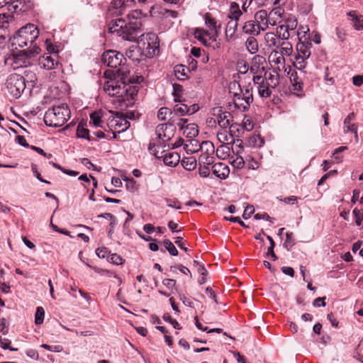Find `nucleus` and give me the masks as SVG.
Segmentation results:
<instances>
[{"label": "nucleus", "instance_id": "nucleus-29", "mask_svg": "<svg viewBox=\"0 0 363 363\" xmlns=\"http://www.w3.org/2000/svg\"><path fill=\"white\" fill-rule=\"evenodd\" d=\"M174 71L176 77L179 80L183 81L189 77V74L190 73V68L183 65H177L174 67Z\"/></svg>", "mask_w": 363, "mask_h": 363}, {"label": "nucleus", "instance_id": "nucleus-10", "mask_svg": "<svg viewBox=\"0 0 363 363\" xmlns=\"http://www.w3.org/2000/svg\"><path fill=\"white\" fill-rule=\"evenodd\" d=\"M312 43L310 41H301L296 45V55L294 66L296 69H305L311 56Z\"/></svg>", "mask_w": 363, "mask_h": 363}, {"label": "nucleus", "instance_id": "nucleus-37", "mask_svg": "<svg viewBox=\"0 0 363 363\" xmlns=\"http://www.w3.org/2000/svg\"><path fill=\"white\" fill-rule=\"evenodd\" d=\"M182 119L183 118H182V116L175 114V113L172 111V114H171L169 116L168 122L166 123V124L171 128H174V130H175L176 125H177L178 123L183 122Z\"/></svg>", "mask_w": 363, "mask_h": 363}, {"label": "nucleus", "instance_id": "nucleus-1", "mask_svg": "<svg viewBox=\"0 0 363 363\" xmlns=\"http://www.w3.org/2000/svg\"><path fill=\"white\" fill-rule=\"evenodd\" d=\"M130 70L126 67L116 69L114 79L107 80L104 84V90L110 96L118 97L121 101L126 102L127 106L134 104L137 97L140 83L143 77L136 79L130 75Z\"/></svg>", "mask_w": 363, "mask_h": 363}, {"label": "nucleus", "instance_id": "nucleus-28", "mask_svg": "<svg viewBox=\"0 0 363 363\" xmlns=\"http://www.w3.org/2000/svg\"><path fill=\"white\" fill-rule=\"evenodd\" d=\"M205 24L209 29L210 33L215 35L216 38L218 35V29L220 28V25H217V22L210 13H206L204 16Z\"/></svg>", "mask_w": 363, "mask_h": 363}, {"label": "nucleus", "instance_id": "nucleus-13", "mask_svg": "<svg viewBox=\"0 0 363 363\" xmlns=\"http://www.w3.org/2000/svg\"><path fill=\"white\" fill-rule=\"evenodd\" d=\"M199 150L201 152L199 157V164L211 165L214 162L215 147L213 143L203 141L199 145Z\"/></svg>", "mask_w": 363, "mask_h": 363}, {"label": "nucleus", "instance_id": "nucleus-18", "mask_svg": "<svg viewBox=\"0 0 363 363\" xmlns=\"http://www.w3.org/2000/svg\"><path fill=\"white\" fill-rule=\"evenodd\" d=\"M213 115L216 117L217 123L221 128H230L231 125H235L231 123L233 118L232 114L220 107L213 108Z\"/></svg>", "mask_w": 363, "mask_h": 363}, {"label": "nucleus", "instance_id": "nucleus-38", "mask_svg": "<svg viewBox=\"0 0 363 363\" xmlns=\"http://www.w3.org/2000/svg\"><path fill=\"white\" fill-rule=\"evenodd\" d=\"M77 135L78 138L87 139L90 140L89 138V130L84 127V125L80 123L77 125Z\"/></svg>", "mask_w": 363, "mask_h": 363}, {"label": "nucleus", "instance_id": "nucleus-41", "mask_svg": "<svg viewBox=\"0 0 363 363\" xmlns=\"http://www.w3.org/2000/svg\"><path fill=\"white\" fill-rule=\"evenodd\" d=\"M240 151H237V155L234 159H233L231 164L232 165L237 169H242L245 166V160L244 158L239 155Z\"/></svg>", "mask_w": 363, "mask_h": 363}, {"label": "nucleus", "instance_id": "nucleus-60", "mask_svg": "<svg viewBox=\"0 0 363 363\" xmlns=\"http://www.w3.org/2000/svg\"><path fill=\"white\" fill-rule=\"evenodd\" d=\"M21 4L22 0H16L11 4V6L15 12H21L25 11V9H23V6H21Z\"/></svg>", "mask_w": 363, "mask_h": 363}, {"label": "nucleus", "instance_id": "nucleus-62", "mask_svg": "<svg viewBox=\"0 0 363 363\" xmlns=\"http://www.w3.org/2000/svg\"><path fill=\"white\" fill-rule=\"evenodd\" d=\"M255 209L252 206H247L243 213L242 217L244 219L249 218L251 215L254 213Z\"/></svg>", "mask_w": 363, "mask_h": 363}, {"label": "nucleus", "instance_id": "nucleus-5", "mask_svg": "<svg viewBox=\"0 0 363 363\" xmlns=\"http://www.w3.org/2000/svg\"><path fill=\"white\" fill-rule=\"evenodd\" d=\"M70 110L65 104L55 106L49 108L45 113L44 122L50 127H61L70 118Z\"/></svg>", "mask_w": 363, "mask_h": 363}, {"label": "nucleus", "instance_id": "nucleus-63", "mask_svg": "<svg viewBox=\"0 0 363 363\" xmlns=\"http://www.w3.org/2000/svg\"><path fill=\"white\" fill-rule=\"evenodd\" d=\"M162 284L169 289H173L176 285V281L172 279H165L162 281Z\"/></svg>", "mask_w": 363, "mask_h": 363}, {"label": "nucleus", "instance_id": "nucleus-42", "mask_svg": "<svg viewBox=\"0 0 363 363\" xmlns=\"http://www.w3.org/2000/svg\"><path fill=\"white\" fill-rule=\"evenodd\" d=\"M172 114V110L167 107H162L157 112V118L160 121H166Z\"/></svg>", "mask_w": 363, "mask_h": 363}, {"label": "nucleus", "instance_id": "nucleus-27", "mask_svg": "<svg viewBox=\"0 0 363 363\" xmlns=\"http://www.w3.org/2000/svg\"><path fill=\"white\" fill-rule=\"evenodd\" d=\"M242 31L252 36L258 35L261 33V30L258 27L257 23L254 20L247 21L242 26Z\"/></svg>", "mask_w": 363, "mask_h": 363}, {"label": "nucleus", "instance_id": "nucleus-22", "mask_svg": "<svg viewBox=\"0 0 363 363\" xmlns=\"http://www.w3.org/2000/svg\"><path fill=\"white\" fill-rule=\"evenodd\" d=\"M237 125H231L228 130L227 128H221L217 133V139L220 144L230 145L234 141L233 133L237 129Z\"/></svg>", "mask_w": 363, "mask_h": 363}, {"label": "nucleus", "instance_id": "nucleus-58", "mask_svg": "<svg viewBox=\"0 0 363 363\" xmlns=\"http://www.w3.org/2000/svg\"><path fill=\"white\" fill-rule=\"evenodd\" d=\"M163 319L165 321L170 323L175 329H179L180 328L179 323L176 320L172 319L171 318L170 315L164 314L163 315Z\"/></svg>", "mask_w": 363, "mask_h": 363}, {"label": "nucleus", "instance_id": "nucleus-30", "mask_svg": "<svg viewBox=\"0 0 363 363\" xmlns=\"http://www.w3.org/2000/svg\"><path fill=\"white\" fill-rule=\"evenodd\" d=\"M182 134L190 140H192V138L196 137L199 134L197 125L194 123L186 124Z\"/></svg>", "mask_w": 363, "mask_h": 363}, {"label": "nucleus", "instance_id": "nucleus-23", "mask_svg": "<svg viewBox=\"0 0 363 363\" xmlns=\"http://www.w3.org/2000/svg\"><path fill=\"white\" fill-rule=\"evenodd\" d=\"M194 35L195 38L199 40L203 45L208 46L211 42H216L215 35L203 28H195Z\"/></svg>", "mask_w": 363, "mask_h": 363}, {"label": "nucleus", "instance_id": "nucleus-45", "mask_svg": "<svg viewBox=\"0 0 363 363\" xmlns=\"http://www.w3.org/2000/svg\"><path fill=\"white\" fill-rule=\"evenodd\" d=\"M125 7V0H115L112 2V8L116 9V14H122V11Z\"/></svg>", "mask_w": 363, "mask_h": 363}, {"label": "nucleus", "instance_id": "nucleus-61", "mask_svg": "<svg viewBox=\"0 0 363 363\" xmlns=\"http://www.w3.org/2000/svg\"><path fill=\"white\" fill-rule=\"evenodd\" d=\"M243 128L247 131L253 129L254 125L252 121L250 118H245L242 122Z\"/></svg>", "mask_w": 363, "mask_h": 363}, {"label": "nucleus", "instance_id": "nucleus-24", "mask_svg": "<svg viewBox=\"0 0 363 363\" xmlns=\"http://www.w3.org/2000/svg\"><path fill=\"white\" fill-rule=\"evenodd\" d=\"M39 65L48 70L55 69L58 65L57 55H44L39 59Z\"/></svg>", "mask_w": 363, "mask_h": 363}, {"label": "nucleus", "instance_id": "nucleus-12", "mask_svg": "<svg viewBox=\"0 0 363 363\" xmlns=\"http://www.w3.org/2000/svg\"><path fill=\"white\" fill-rule=\"evenodd\" d=\"M6 89L11 96L15 98L21 96V93L26 88V80L24 77L18 74H10L6 82Z\"/></svg>", "mask_w": 363, "mask_h": 363}, {"label": "nucleus", "instance_id": "nucleus-16", "mask_svg": "<svg viewBox=\"0 0 363 363\" xmlns=\"http://www.w3.org/2000/svg\"><path fill=\"white\" fill-rule=\"evenodd\" d=\"M255 21L262 31L266 30L269 26H275L277 23V19L267 12L266 10L262 9L255 13Z\"/></svg>", "mask_w": 363, "mask_h": 363}, {"label": "nucleus", "instance_id": "nucleus-20", "mask_svg": "<svg viewBox=\"0 0 363 363\" xmlns=\"http://www.w3.org/2000/svg\"><path fill=\"white\" fill-rule=\"evenodd\" d=\"M174 128H171L166 123L160 124L157 126L155 133L160 140V147H165L166 143L169 141L174 136Z\"/></svg>", "mask_w": 363, "mask_h": 363}, {"label": "nucleus", "instance_id": "nucleus-54", "mask_svg": "<svg viewBox=\"0 0 363 363\" xmlns=\"http://www.w3.org/2000/svg\"><path fill=\"white\" fill-rule=\"evenodd\" d=\"M108 259L110 262L119 265L123 263V259L121 256L118 255L117 254H112L108 257Z\"/></svg>", "mask_w": 363, "mask_h": 363}, {"label": "nucleus", "instance_id": "nucleus-2", "mask_svg": "<svg viewBox=\"0 0 363 363\" xmlns=\"http://www.w3.org/2000/svg\"><path fill=\"white\" fill-rule=\"evenodd\" d=\"M141 17L140 11H132L128 15V23H125L122 18L112 21L108 24V31L116 33L123 40L135 42L141 33Z\"/></svg>", "mask_w": 363, "mask_h": 363}, {"label": "nucleus", "instance_id": "nucleus-21", "mask_svg": "<svg viewBox=\"0 0 363 363\" xmlns=\"http://www.w3.org/2000/svg\"><path fill=\"white\" fill-rule=\"evenodd\" d=\"M143 49L145 55L149 57L158 55L160 52L158 37L154 33L149 34L147 42L143 43Z\"/></svg>", "mask_w": 363, "mask_h": 363}, {"label": "nucleus", "instance_id": "nucleus-6", "mask_svg": "<svg viewBox=\"0 0 363 363\" xmlns=\"http://www.w3.org/2000/svg\"><path fill=\"white\" fill-rule=\"evenodd\" d=\"M40 49L36 45L33 48H28L21 51L18 54H13L5 60V64L11 66L13 69L21 67H26L31 64L30 59L32 57L38 54Z\"/></svg>", "mask_w": 363, "mask_h": 363}, {"label": "nucleus", "instance_id": "nucleus-32", "mask_svg": "<svg viewBox=\"0 0 363 363\" xmlns=\"http://www.w3.org/2000/svg\"><path fill=\"white\" fill-rule=\"evenodd\" d=\"M242 14V13L240 9L239 5L235 2L232 3L228 13V18L230 20H235L238 22Z\"/></svg>", "mask_w": 363, "mask_h": 363}, {"label": "nucleus", "instance_id": "nucleus-34", "mask_svg": "<svg viewBox=\"0 0 363 363\" xmlns=\"http://www.w3.org/2000/svg\"><path fill=\"white\" fill-rule=\"evenodd\" d=\"M245 47L249 52L255 54L258 51V42L254 36L249 37L245 41Z\"/></svg>", "mask_w": 363, "mask_h": 363}, {"label": "nucleus", "instance_id": "nucleus-17", "mask_svg": "<svg viewBox=\"0 0 363 363\" xmlns=\"http://www.w3.org/2000/svg\"><path fill=\"white\" fill-rule=\"evenodd\" d=\"M286 54L281 52L280 50H272L269 56V62L277 72H286Z\"/></svg>", "mask_w": 363, "mask_h": 363}, {"label": "nucleus", "instance_id": "nucleus-31", "mask_svg": "<svg viewBox=\"0 0 363 363\" xmlns=\"http://www.w3.org/2000/svg\"><path fill=\"white\" fill-rule=\"evenodd\" d=\"M238 25V22L235 20H230L228 21L225 29V35L228 40H230L234 38Z\"/></svg>", "mask_w": 363, "mask_h": 363}, {"label": "nucleus", "instance_id": "nucleus-51", "mask_svg": "<svg viewBox=\"0 0 363 363\" xmlns=\"http://www.w3.org/2000/svg\"><path fill=\"white\" fill-rule=\"evenodd\" d=\"M40 347L54 352H60L62 351V347L61 345H49L47 344H42Z\"/></svg>", "mask_w": 363, "mask_h": 363}, {"label": "nucleus", "instance_id": "nucleus-25", "mask_svg": "<svg viewBox=\"0 0 363 363\" xmlns=\"http://www.w3.org/2000/svg\"><path fill=\"white\" fill-rule=\"evenodd\" d=\"M212 172L216 177L225 179L230 174V169L225 164L218 162L212 166Z\"/></svg>", "mask_w": 363, "mask_h": 363}, {"label": "nucleus", "instance_id": "nucleus-55", "mask_svg": "<svg viewBox=\"0 0 363 363\" xmlns=\"http://www.w3.org/2000/svg\"><path fill=\"white\" fill-rule=\"evenodd\" d=\"M200 167H199V174L201 177H208L209 175V168H208V166L209 165H207V164H199Z\"/></svg>", "mask_w": 363, "mask_h": 363}, {"label": "nucleus", "instance_id": "nucleus-43", "mask_svg": "<svg viewBox=\"0 0 363 363\" xmlns=\"http://www.w3.org/2000/svg\"><path fill=\"white\" fill-rule=\"evenodd\" d=\"M309 31V28L307 26H300L297 30V35L298 38V42L301 41H308L307 33Z\"/></svg>", "mask_w": 363, "mask_h": 363}, {"label": "nucleus", "instance_id": "nucleus-64", "mask_svg": "<svg viewBox=\"0 0 363 363\" xmlns=\"http://www.w3.org/2000/svg\"><path fill=\"white\" fill-rule=\"evenodd\" d=\"M353 26L357 30H363V21L356 17L353 21Z\"/></svg>", "mask_w": 363, "mask_h": 363}, {"label": "nucleus", "instance_id": "nucleus-52", "mask_svg": "<svg viewBox=\"0 0 363 363\" xmlns=\"http://www.w3.org/2000/svg\"><path fill=\"white\" fill-rule=\"evenodd\" d=\"M173 89H174V91H173V94L175 96V101H180V99H179V97H180V94L183 90L182 89V86L180 85V84H173Z\"/></svg>", "mask_w": 363, "mask_h": 363}, {"label": "nucleus", "instance_id": "nucleus-8", "mask_svg": "<svg viewBox=\"0 0 363 363\" xmlns=\"http://www.w3.org/2000/svg\"><path fill=\"white\" fill-rule=\"evenodd\" d=\"M264 64H266L264 57L260 55H255L252 58V65L250 70L253 73H264L263 77H266V80L269 86L274 89L279 84V74L277 72L275 74H268L265 72Z\"/></svg>", "mask_w": 363, "mask_h": 363}, {"label": "nucleus", "instance_id": "nucleus-50", "mask_svg": "<svg viewBox=\"0 0 363 363\" xmlns=\"http://www.w3.org/2000/svg\"><path fill=\"white\" fill-rule=\"evenodd\" d=\"M245 161L247 162V167L251 169H257L259 167V162L251 156L246 157Z\"/></svg>", "mask_w": 363, "mask_h": 363}, {"label": "nucleus", "instance_id": "nucleus-39", "mask_svg": "<svg viewBox=\"0 0 363 363\" xmlns=\"http://www.w3.org/2000/svg\"><path fill=\"white\" fill-rule=\"evenodd\" d=\"M172 111L180 116L189 115L188 106L184 104L175 105Z\"/></svg>", "mask_w": 363, "mask_h": 363}, {"label": "nucleus", "instance_id": "nucleus-44", "mask_svg": "<svg viewBox=\"0 0 363 363\" xmlns=\"http://www.w3.org/2000/svg\"><path fill=\"white\" fill-rule=\"evenodd\" d=\"M45 317V311L43 307L39 306L36 309L35 315V323L36 325H40L43 323Z\"/></svg>", "mask_w": 363, "mask_h": 363}, {"label": "nucleus", "instance_id": "nucleus-56", "mask_svg": "<svg viewBox=\"0 0 363 363\" xmlns=\"http://www.w3.org/2000/svg\"><path fill=\"white\" fill-rule=\"evenodd\" d=\"M165 201L167 203V206L171 208H174L176 209H181V205L179 201L177 200H172L170 199H165Z\"/></svg>", "mask_w": 363, "mask_h": 363}, {"label": "nucleus", "instance_id": "nucleus-53", "mask_svg": "<svg viewBox=\"0 0 363 363\" xmlns=\"http://www.w3.org/2000/svg\"><path fill=\"white\" fill-rule=\"evenodd\" d=\"M11 341L6 338H0V346L4 350H9L11 351H16L17 348L11 347L9 345Z\"/></svg>", "mask_w": 363, "mask_h": 363}, {"label": "nucleus", "instance_id": "nucleus-4", "mask_svg": "<svg viewBox=\"0 0 363 363\" xmlns=\"http://www.w3.org/2000/svg\"><path fill=\"white\" fill-rule=\"evenodd\" d=\"M39 35V31L33 25L28 23L21 28L17 33L10 38L12 46L23 48L30 45L33 48L35 40Z\"/></svg>", "mask_w": 363, "mask_h": 363}, {"label": "nucleus", "instance_id": "nucleus-40", "mask_svg": "<svg viewBox=\"0 0 363 363\" xmlns=\"http://www.w3.org/2000/svg\"><path fill=\"white\" fill-rule=\"evenodd\" d=\"M229 154L230 147L228 146V145L220 144L216 150V155L220 158L225 159L227 156L229 155Z\"/></svg>", "mask_w": 363, "mask_h": 363}, {"label": "nucleus", "instance_id": "nucleus-49", "mask_svg": "<svg viewBox=\"0 0 363 363\" xmlns=\"http://www.w3.org/2000/svg\"><path fill=\"white\" fill-rule=\"evenodd\" d=\"M353 215L355 218V223L357 226H359L362 224V221L363 220V211L362 209H358L355 208L353 210Z\"/></svg>", "mask_w": 363, "mask_h": 363}, {"label": "nucleus", "instance_id": "nucleus-9", "mask_svg": "<svg viewBox=\"0 0 363 363\" xmlns=\"http://www.w3.org/2000/svg\"><path fill=\"white\" fill-rule=\"evenodd\" d=\"M160 145H156L155 143H150L149 152L155 155L157 158H162L164 163L170 167H176L180 161V155L177 152L171 150H162L160 151Z\"/></svg>", "mask_w": 363, "mask_h": 363}, {"label": "nucleus", "instance_id": "nucleus-57", "mask_svg": "<svg viewBox=\"0 0 363 363\" xmlns=\"http://www.w3.org/2000/svg\"><path fill=\"white\" fill-rule=\"evenodd\" d=\"M293 233H286V238L284 242V246L286 247L288 250H289L294 245V242L291 240Z\"/></svg>", "mask_w": 363, "mask_h": 363}, {"label": "nucleus", "instance_id": "nucleus-33", "mask_svg": "<svg viewBox=\"0 0 363 363\" xmlns=\"http://www.w3.org/2000/svg\"><path fill=\"white\" fill-rule=\"evenodd\" d=\"M181 162L183 167L188 171L194 170L197 164L196 159L193 156L184 157Z\"/></svg>", "mask_w": 363, "mask_h": 363}, {"label": "nucleus", "instance_id": "nucleus-48", "mask_svg": "<svg viewBox=\"0 0 363 363\" xmlns=\"http://www.w3.org/2000/svg\"><path fill=\"white\" fill-rule=\"evenodd\" d=\"M249 143L254 147H261L264 144L263 140L259 135H253L249 138Z\"/></svg>", "mask_w": 363, "mask_h": 363}, {"label": "nucleus", "instance_id": "nucleus-26", "mask_svg": "<svg viewBox=\"0 0 363 363\" xmlns=\"http://www.w3.org/2000/svg\"><path fill=\"white\" fill-rule=\"evenodd\" d=\"M104 114L103 112L99 111H94L90 114V121L89 123L92 126L95 128H101L104 130V131H108L106 124L104 125L103 122Z\"/></svg>", "mask_w": 363, "mask_h": 363}, {"label": "nucleus", "instance_id": "nucleus-46", "mask_svg": "<svg viewBox=\"0 0 363 363\" xmlns=\"http://www.w3.org/2000/svg\"><path fill=\"white\" fill-rule=\"evenodd\" d=\"M166 250L169 252L171 255L176 256L178 255V251L174 244L168 239H166L163 242Z\"/></svg>", "mask_w": 363, "mask_h": 363}, {"label": "nucleus", "instance_id": "nucleus-47", "mask_svg": "<svg viewBox=\"0 0 363 363\" xmlns=\"http://www.w3.org/2000/svg\"><path fill=\"white\" fill-rule=\"evenodd\" d=\"M283 24L291 33V31H294L297 28L298 22L295 18H288Z\"/></svg>", "mask_w": 363, "mask_h": 363}, {"label": "nucleus", "instance_id": "nucleus-36", "mask_svg": "<svg viewBox=\"0 0 363 363\" xmlns=\"http://www.w3.org/2000/svg\"><path fill=\"white\" fill-rule=\"evenodd\" d=\"M201 144L199 143L198 140H190L189 141V143L186 144L184 145V150L187 153H194L196 152H198L199 150V145Z\"/></svg>", "mask_w": 363, "mask_h": 363}, {"label": "nucleus", "instance_id": "nucleus-19", "mask_svg": "<svg viewBox=\"0 0 363 363\" xmlns=\"http://www.w3.org/2000/svg\"><path fill=\"white\" fill-rule=\"evenodd\" d=\"M253 82L257 86L258 94L261 97H269L272 94L271 86L266 80V77H263L262 73H254Z\"/></svg>", "mask_w": 363, "mask_h": 363}, {"label": "nucleus", "instance_id": "nucleus-35", "mask_svg": "<svg viewBox=\"0 0 363 363\" xmlns=\"http://www.w3.org/2000/svg\"><path fill=\"white\" fill-rule=\"evenodd\" d=\"M276 33L282 41H289L291 37V33L284 24L277 26Z\"/></svg>", "mask_w": 363, "mask_h": 363}, {"label": "nucleus", "instance_id": "nucleus-59", "mask_svg": "<svg viewBox=\"0 0 363 363\" xmlns=\"http://www.w3.org/2000/svg\"><path fill=\"white\" fill-rule=\"evenodd\" d=\"M308 40L311 43L313 41L316 44H319L320 43V35L318 32L313 31L308 35Z\"/></svg>", "mask_w": 363, "mask_h": 363}, {"label": "nucleus", "instance_id": "nucleus-7", "mask_svg": "<svg viewBox=\"0 0 363 363\" xmlns=\"http://www.w3.org/2000/svg\"><path fill=\"white\" fill-rule=\"evenodd\" d=\"M264 40L267 47L271 48L272 50L281 49V52L286 54V57L291 56L294 52L291 42L282 41L277 33H266L264 35Z\"/></svg>", "mask_w": 363, "mask_h": 363}, {"label": "nucleus", "instance_id": "nucleus-14", "mask_svg": "<svg viewBox=\"0 0 363 363\" xmlns=\"http://www.w3.org/2000/svg\"><path fill=\"white\" fill-rule=\"evenodd\" d=\"M298 71H293L290 74V81L294 94L301 96L303 93V86L307 79V72L304 69H297Z\"/></svg>", "mask_w": 363, "mask_h": 363}, {"label": "nucleus", "instance_id": "nucleus-15", "mask_svg": "<svg viewBox=\"0 0 363 363\" xmlns=\"http://www.w3.org/2000/svg\"><path fill=\"white\" fill-rule=\"evenodd\" d=\"M101 60L106 66L116 69L123 67L122 64L126 60L122 53L110 50L104 52Z\"/></svg>", "mask_w": 363, "mask_h": 363}, {"label": "nucleus", "instance_id": "nucleus-11", "mask_svg": "<svg viewBox=\"0 0 363 363\" xmlns=\"http://www.w3.org/2000/svg\"><path fill=\"white\" fill-rule=\"evenodd\" d=\"M110 113L111 116L106 123L107 132H111L112 138H116V133L125 131L130 126V123L123 116H119L118 113L113 116V112Z\"/></svg>", "mask_w": 363, "mask_h": 363}, {"label": "nucleus", "instance_id": "nucleus-3", "mask_svg": "<svg viewBox=\"0 0 363 363\" xmlns=\"http://www.w3.org/2000/svg\"><path fill=\"white\" fill-rule=\"evenodd\" d=\"M229 91L233 94L235 107L242 111H247L253 101L252 89L250 86L242 89L240 84L234 81L230 82Z\"/></svg>", "mask_w": 363, "mask_h": 363}]
</instances>
